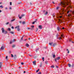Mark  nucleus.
<instances>
[{"mask_svg":"<svg viewBox=\"0 0 74 74\" xmlns=\"http://www.w3.org/2000/svg\"><path fill=\"white\" fill-rule=\"evenodd\" d=\"M42 60H43V62L44 61V57H43L42 58Z\"/></svg>","mask_w":74,"mask_h":74,"instance_id":"bb28decb","label":"nucleus"},{"mask_svg":"<svg viewBox=\"0 0 74 74\" xmlns=\"http://www.w3.org/2000/svg\"><path fill=\"white\" fill-rule=\"evenodd\" d=\"M27 30H29V29H30V28H29L28 27L27 28Z\"/></svg>","mask_w":74,"mask_h":74,"instance_id":"e433bc0d","label":"nucleus"},{"mask_svg":"<svg viewBox=\"0 0 74 74\" xmlns=\"http://www.w3.org/2000/svg\"><path fill=\"white\" fill-rule=\"evenodd\" d=\"M8 30H9V31H11V29L10 28H8Z\"/></svg>","mask_w":74,"mask_h":74,"instance_id":"7c9ffc66","label":"nucleus"},{"mask_svg":"<svg viewBox=\"0 0 74 74\" xmlns=\"http://www.w3.org/2000/svg\"><path fill=\"white\" fill-rule=\"evenodd\" d=\"M24 64L23 63V62H21V64L22 65H23Z\"/></svg>","mask_w":74,"mask_h":74,"instance_id":"ea45409f","label":"nucleus"},{"mask_svg":"<svg viewBox=\"0 0 74 74\" xmlns=\"http://www.w3.org/2000/svg\"><path fill=\"white\" fill-rule=\"evenodd\" d=\"M15 41H16L14 39L13 40H12V42H15Z\"/></svg>","mask_w":74,"mask_h":74,"instance_id":"b1692460","label":"nucleus"},{"mask_svg":"<svg viewBox=\"0 0 74 74\" xmlns=\"http://www.w3.org/2000/svg\"><path fill=\"white\" fill-rule=\"evenodd\" d=\"M59 7H57L56 9H57V10H58V9H59Z\"/></svg>","mask_w":74,"mask_h":74,"instance_id":"473e14b6","label":"nucleus"},{"mask_svg":"<svg viewBox=\"0 0 74 74\" xmlns=\"http://www.w3.org/2000/svg\"><path fill=\"white\" fill-rule=\"evenodd\" d=\"M59 17L60 18H62V16H59Z\"/></svg>","mask_w":74,"mask_h":74,"instance_id":"864d4df0","label":"nucleus"},{"mask_svg":"<svg viewBox=\"0 0 74 74\" xmlns=\"http://www.w3.org/2000/svg\"><path fill=\"white\" fill-rule=\"evenodd\" d=\"M15 47V45H12V47H13V48H14Z\"/></svg>","mask_w":74,"mask_h":74,"instance_id":"c85d7f7f","label":"nucleus"},{"mask_svg":"<svg viewBox=\"0 0 74 74\" xmlns=\"http://www.w3.org/2000/svg\"><path fill=\"white\" fill-rule=\"evenodd\" d=\"M19 23H22V21H19Z\"/></svg>","mask_w":74,"mask_h":74,"instance_id":"603ef678","label":"nucleus"},{"mask_svg":"<svg viewBox=\"0 0 74 74\" xmlns=\"http://www.w3.org/2000/svg\"><path fill=\"white\" fill-rule=\"evenodd\" d=\"M42 64L41 63L40 65V67H41L42 66Z\"/></svg>","mask_w":74,"mask_h":74,"instance_id":"c756f323","label":"nucleus"},{"mask_svg":"<svg viewBox=\"0 0 74 74\" xmlns=\"http://www.w3.org/2000/svg\"><path fill=\"white\" fill-rule=\"evenodd\" d=\"M10 5H12V2H10Z\"/></svg>","mask_w":74,"mask_h":74,"instance_id":"a19ab883","label":"nucleus"},{"mask_svg":"<svg viewBox=\"0 0 74 74\" xmlns=\"http://www.w3.org/2000/svg\"><path fill=\"white\" fill-rule=\"evenodd\" d=\"M36 73H38V70H37L36 71Z\"/></svg>","mask_w":74,"mask_h":74,"instance_id":"4d7b16f0","label":"nucleus"},{"mask_svg":"<svg viewBox=\"0 0 74 74\" xmlns=\"http://www.w3.org/2000/svg\"><path fill=\"white\" fill-rule=\"evenodd\" d=\"M7 58H8V56H6V59H7Z\"/></svg>","mask_w":74,"mask_h":74,"instance_id":"09e8293b","label":"nucleus"},{"mask_svg":"<svg viewBox=\"0 0 74 74\" xmlns=\"http://www.w3.org/2000/svg\"><path fill=\"white\" fill-rule=\"evenodd\" d=\"M5 9H6V10H8V8H5Z\"/></svg>","mask_w":74,"mask_h":74,"instance_id":"680f3d73","label":"nucleus"},{"mask_svg":"<svg viewBox=\"0 0 74 74\" xmlns=\"http://www.w3.org/2000/svg\"><path fill=\"white\" fill-rule=\"evenodd\" d=\"M38 74H41V72H39V73H38Z\"/></svg>","mask_w":74,"mask_h":74,"instance_id":"58836bf2","label":"nucleus"},{"mask_svg":"<svg viewBox=\"0 0 74 74\" xmlns=\"http://www.w3.org/2000/svg\"><path fill=\"white\" fill-rule=\"evenodd\" d=\"M53 4H55V2H52Z\"/></svg>","mask_w":74,"mask_h":74,"instance_id":"052dcab7","label":"nucleus"},{"mask_svg":"<svg viewBox=\"0 0 74 74\" xmlns=\"http://www.w3.org/2000/svg\"><path fill=\"white\" fill-rule=\"evenodd\" d=\"M69 51H68V53H69Z\"/></svg>","mask_w":74,"mask_h":74,"instance_id":"e2e57ef3","label":"nucleus"},{"mask_svg":"<svg viewBox=\"0 0 74 74\" xmlns=\"http://www.w3.org/2000/svg\"><path fill=\"white\" fill-rule=\"evenodd\" d=\"M8 24H9V22L7 23L6 24V25H8Z\"/></svg>","mask_w":74,"mask_h":74,"instance_id":"a18cd8bd","label":"nucleus"},{"mask_svg":"<svg viewBox=\"0 0 74 74\" xmlns=\"http://www.w3.org/2000/svg\"><path fill=\"white\" fill-rule=\"evenodd\" d=\"M62 29H64V27H62Z\"/></svg>","mask_w":74,"mask_h":74,"instance_id":"0e129e2a","label":"nucleus"},{"mask_svg":"<svg viewBox=\"0 0 74 74\" xmlns=\"http://www.w3.org/2000/svg\"><path fill=\"white\" fill-rule=\"evenodd\" d=\"M1 30L2 31V32L3 33H4L5 34L7 33V32L6 31H5L4 30V28H1Z\"/></svg>","mask_w":74,"mask_h":74,"instance_id":"f03ea898","label":"nucleus"},{"mask_svg":"<svg viewBox=\"0 0 74 74\" xmlns=\"http://www.w3.org/2000/svg\"><path fill=\"white\" fill-rule=\"evenodd\" d=\"M19 27H20L19 26H16L15 27V29H16V28H17V29H18V32H19V31H20V30H21V29H20Z\"/></svg>","mask_w":74,"mask_h":74,"instance_id":"7ed1b4c3","label":"nucleus"},{"mask_svg":"<svg viewBox=\"0 0 74 74\" xmlns=\"http://www.w3.org/2000/svg\"><path fill=\"white\" fill-rule=\"evenodd\" d=\"M61 37H62L63 38H64V36H63V35H62L61 36Z\"/></svg>","mask_w":74,"mask_h":74,"instance_id":"49530a36","label":"nucleus"},{"mask_svg":"<svg viewBox=\"0 0 74 74\" xmlns=\"http://www.w3.org/2000/svg\"><path fill=\"white\" fill-rule=\"evenodd\" d=\"M4 49V46H2L1 48V51L2 50H3Z\"/></svg>","mask_w":74,"mask_h":74,"instance_id":"423d86ee","label":"nucleus"},{"mask_svg":"<svg viewBox=\"0 0 74 74\" xmlns=\"http://www.w3.org/2000/svg\"><path fill=\"white\" fill-rule=\"evenodd\" d=\"M12 29H14V27H13V26L12 27Z\"/></svg>","mask_w":74,"mask_h":74,"instance_id":"6e6d98bb","label":"nucleus"},{"mask_svg":"<svg viewBox=\"0 0 74 74\" xmlns=\"http://www.w3.org/2000/svg\"><path fill=\"white\" fill-rule=\"evenodd\" d=\"M59 40H62V37H60L58 38Z\"/></svg>","mask_w":74,"mask_h":74,"instance_id":"412c9836","label":"nucleus"},{"mask_svg":"<svg viewBox=\"0 0 74 74\" xmlns=\"http://www.w3.org/2000/svg\"><path fill=\"white\" fill-rule=\"evenodd\" d=\"M58 34H57V35H56V36L57 37V38H58Z\"/></svg>","mask_w":74,"mask_h":74,"instance_id":"3c124183","label":"nucleus"},{"mask_svg":"<svg viewBox=\"0 0 74 74\" xmlns=\"http://www.w3.org/2000/svg\"><path fill=\"white\" fill-rule=\"evenodd\" d=\"M52 44H53V42H51V43H49V45H50L51 46Z\"/></svg>","mask_w":74,"mask_h":74,"instance_id":"a211bd4d","label":"nucleus"},{"mask_svg":"<svg viewBox=\"0 0 74 74\" xmlns=\"http://www.w3.org/2000/svg\"><path fill=\"white\" fill-rule=\"evenodd\" d=\"M53 17H54V16H55V14H53Z\"/></svg>","mask_w":74,"mask_h":74,"instance_id":"a878e982","label":"nucleus"},{"mask_svg":"<svg viewBox=\"0 0 74 74\" xmlns=\"http://www.w3.org/2000/svg\"><path fill=\"white\" fill-rule=\"evenodd\" d=\"M11 56L12 57H14V56H13V55H12V54H11Z\"/></svg>","mask_w":74,"mask_h":74,"instance_id":"c03bdc74","label":"nucleus"},{"mask_svg":"<svg viewBox=\"0 0 74 74\" xmlns=\"http://www.w3.org/2000/svg\"><path fill=\"white\" fill-rule=\"evenodd\" d=\"M37 19H36L35 20V21H34L33 23H32V24H33V25H34V23H35V22H37Z\"/></svg>","mask_w":74,"mask_h":74,"instance_id":"39448f33","label":"nucleus"},{"mask_svg":"<svg viewBox=\"0 0 74 74\" xmlns=\"http://www.w3.org/2000/svg\"><path fill=\"white\" fill-rule=\"evenodd\" d=\"M10 33H11V34H14V32H13L12 31H11V32H10Z\"/></svg>","mask_w":74,"mask_h":74,"instance_id":"2eb2a0df","label":"nucleus"},{"mask_svg":"<svg viewBox=\"0 0 74 74\" xmlns=\"http://www.w3.org/2000/svg\"><path fill=\"white\" fill-rule=\"evenodd\" d=\"M68 66H69V67H71V64H68Z\"/></svg>","mask_w":74,"mask_h":74,"instance_id":"4be33fe9","label":"nucleus"},{"mask_svg":"<svg viewBox=\"0 0 74 74\" xmlns=\"http://www.w3.org/2000/svg\"><path fill=\"white\" fill-rule=\"evenodd\" d=\"M38 71H40V69H38Z\"/></svg>","mask_w":74,"mask_h":74,"instance_id":"774afa93","label":"nucleus"},{"mask_svg":"<svg viewBox=\"0 0 74 74\" xmlns=\"http://www.w3.org/2000/svg\"><path fill=\"white\" fill-rule=\"evenodd\" d=\"M25 16V14H22L21 15V16L22 17H23V16Z\"/></svg>","mask_w":74,"mask_h":74,"instance_id":"cd10ccee","label":"nucleus"},{"mask_svg":"<svg viewBox=\"0 0 74 74\" xmlns=\"http://www.w3.org/2000/svg\"><path fill=\"white\" fill-rule=\"evenodd\" d=\"M60 59V57H58L56 58V59H55V61L56 62H57V60H59V59Z\"/></svg>","mask_w":74,"mask_h":74,"instance_id":"20e7f679","label":"nucleus"},{"mask_svg":"<svg viewBox=\"0 0 74 74\" xmlns=\"http://www.w3.org/2000/svg\"><path fill=\"white\" fill-rule=\"evenodd\" d=\"M51 67L53 68H54V65H53L52 66H51Z\"/></svg>","mask_w":74,"mask_h":74,"instance_id":"2f4dec72","label":"nucleus"},{"mask_svg":"<svg viewBox=\"0 0 74 74\" xmlns=\"http://www.w3.org/2000/svg\"><path fill=\"white\" fill-rule=\"evenodd\" d=\"M12 43V41H10V44H11Z\"/></svg>","mask_w":74,"mask_h":74,"instance_id":"5fc2aeb1","label":"nucleus"},{"mask_svg":"<svg viewBox=\"0 0 74 74\" xmlns=\"http://www.w3.org/2000/svg\"><path fill=\"white\" fill-rule=\"evenodd\" d=\"M38 28H37L36 30V32H37V31H38Z\"/></svg>","mask_w":74,"mask_h":74,"instance_id":"37998d69","label":"nucleus"},{"mask_svg":"<svg viewBox=\"0 0 74 74\" xmlns=\"http://www.w3.org/2000/svg\"><path fill=\"white\" fill-rule=\"evenodd\" d=\"M59 21H60V22H62V21L60 20V19H59Z\"/></svg>","mask_w":74,"mask_h":74,"instance_id":"13d9d810","label":"nucleus"},{"mask_svg":"<svg viewBox=\"0 0 74 74\" xmlns=\"http://www.w3.org/2000/svg\"><path fill=\"white\" fill-rule=\"evenodd\" d=\"M25 22H26L25 21H23L22 22V24H23V25H24V24H25Z\"/></svg>","mask_w":74,"mask_h":74,"instance_id":"dca6fc26","label":"nucleus"},{"mask_svg":"<svg viewBox=\"0 0 74 74\" xmlns=\"http://www.w3.org/2000/svg\"><path fill=\"white\" fill-rule=\"evenodd\" d=\"M15 19H14L13 20H11V22H13V21H15Z\"/></svg>","mask_w":74,"mask_h":74,"instance_id":"5701e85b","label":"nucleus"},{"mask_svg":"<svg viewBox=\"0 0 74 74\" xmlns=\"http://www.w3.org/2000/svg\"><path fill=\"white\" fill-rule=\"evenodd\" d=\"M29 56H30L31 57H33V56L30 55V54H29Z\"/></svg>","mask_w":74,"mask_h":74,"instance_id":"c9c22d12","label":"nucleus"},{"mask_svg":"<svg viewBox=\"0 0 74 74\" xmlns=\"http://www.w3.org/2000/svg\"><path fill=\"white\" fill-rule=\"evenodd\" d=\"M48 63V61H46L45 62V63H46V64H47V63Z\"/></svg>","mask_w":74,"mask_h":74,"instance_id":"4c0bfd02","label":"nucleus"},{"mask_svg":"<svg viewBox=\"0 0 74 74\" xmlns=\"http://www.w3.org/2000/svg\"><path fill=\"white\" fill-rule=\"evenodd\" d=\"M31 27H32V28H34V25H32L31 26Z\"/></svg>","mask_w":74,"mask_h":74,"instance_id":"72a5a7b5","label":"nucleus"},{"mask_svg":"<svg viewBox=\"0 0 74 74\" xmlns=\"http://www.w3.org/2000/svg\"><path fill=\"white\" fill-rule=\"evenodd\" d=\"M69 4V2L66 3L64 1L61 2L59 4V5H61L63 7H66V5H68Z\"/></svg>","mask_w":74,"mask_h":74,"instance_id":"f257e3e1","label":"nucleus"},{"mask_svg":"<svg viewBox=\"0 0 74 74\" xmlns=\"http://www.w3.org/2000/svg\"><path fill=\"white\" fill-rule=\"evenodd\" d=\"M26 73V71H24V73Z\"/></svg>","mask_w":74,"mask_h":74,"instance_id":"338daca9","label":"nucleus"},{"mask_svg":"<svg viewBox=\"0 0 74 74\" xmlns=\"http://www.w3.org/2000/svg\"><path fill=\"white\" fill-rule=\"evenodd\" d=\"M24 36H23V37H22V38H21V40H23V37H24Z\"/></svg>","mask_w":74,"mask_h":74,"instance_id":"f704fd0d","label":"nucleus"},{"mask_svg":"<svg viewBox=\"0 0 74 74\" xmlns=\"http://www.w3.org/2000/svg\"><path fill=\"white\" fill-rule=\"evenodd\" d=\"M70 12V11H68L67 12V13L69 14V12Z\"/></svg>","mask_w":74,"mask_h":74,"instance_id":"8fccbe9b","label":"nucleus"},{"mask_svg":"<svg viewBox=\"0 0 74 74\" xmlns=\"http://www.w3.org/2000/svg\"><path fill=\"white\" fill-rule=\"evenodd\" d=\"M53 58H55V55H53Z\"/></svg>","mask_w":74,"mask_h":74,"instance_id":"6ab92c4d","label":"nucleus"},{"mask_svg":"<svg viewBox=\"0 0 74 74\" xmlns=\"http://www.w3.org/2000/svg\"><path fill=\"white\" fill-rule=\"evenodd\" d=\"M19 69H21V66H19Z\"/></svg>","mask_w":74,"mask_h":74,"instance_id":"69168bd1","label":"nucleus"},{"mask_svg":"<svg viewBox=\"0 0 74 74\" xmlns=\"http://www.w3.org/2000/svg\"><path fill=\"white\" fill-rule=\"evenodd\" d=\"M57 30L58 32H59V30H60V28H59V27H58L57 28Z\"/></svg>","mask_w":74,"mask_h":74,"instance_id":"9b49d317","label":"nucleus"},{"mask_svg":"<svg viewBox=\"0 0 74 74\" xmlns=\"http://www.w3.org/2000/svg\"><path fill=\"white\" fill-rule=\"evenodd\" d=\"M68 17H70V16H72V15L71 14H69L68 15Z\"/></svg>","mask_w":74,"mask_h":74,"instance_id":"ddd939ff","label":"nucleus"},{"mask_svg":"<svg viewBox=\"0 0 74 74\" xmlns=\"http://www.w3.org/2000/svg\"><path fill=\"white\" fill-rule=\"evenodd\" d=\"M25 46L27 47H29V44H28L26 43V45H25Z\"/></svg>","mask_w":74,"mask_h":74,"instance_id":"9d476101","label":"nucleus"},{"mask_svg":"<svg viewBox=\"0 0 74 74\" xmlns=\"http://www.w3.org/2000/svg\"><path fill=\"white\" fill-rule=\"evenodd\" d=\"M22 17L21 16L19 17V19H22Z\"/></svg>","mask_w":74,"mask_h":74,"instance_id":"393cba45","label":"nucleus"},{"mask_svg":"<svg viewBox=\"0 0 74 74\" xmlns=\"http://www.w3.org/2000/svg\"><path fill=\"white\" fill-rule=\"evenodd\" d=\"M38 28L40 29H42V26L41 25H39L38 26Z\"/></svg>","mask_w":74,"mask_h":74,"instance_id":"6e6552de","label":"nucleus"},{"mask_svg":"<svg viewBox=\"0 0 74 74\" xmlns=\"http://www.w3.org/2000/svg\"><path fill=\"white\" fill-rule=\"evenodd\" d=\"M56 43H54V44H53V47H55V46H56Z\"/></svg>","mask_w":74,"mask_h":74,"instance_id":"f8f14e48","label":"nucleus"},{"mask_svg":"<svg viewBox=\"0 0 74 74\" xmlns=\"http://www.w3.org/2000/svg\"><path fill=\"white\" fill-rule=\"evenodd\" d=\"M56 68H58V66H57V65H56Z\"/></svg>","mask_w":74,"mask_h":74,"instance_id":"de8ad7c7","label":"nucleus"},{"mask_svg":"<svg viewBox=\"0 0 74 74\" xmlns=\"http://www.w3.org/2000/svg\"><path fill=\"white\" fill-rule=\"evenodd\" d=\"M0 8H3V6L2 5H1L0 6Z\"/></svg>","mask_w":74,"mask_h":74,"instance_id":"aec40b11","label":"nucleus"},{"mask_svg":"<svg viewBox=\"0 0 74 74\" xmlns=\"http://www.w3.org/2000/svg\"><path fill=\"white\" fill-rule=\"evenodd\" d=\"M9 10H12V8H11V7H10Z\"/></svg>","mask_w":74,"mask_h":74,"instance_id":"79ce46f5","label":"nucleus"},{"mask_svg":"<svg viewBox=\"0 0 74 74\" xmlns=\"http://www.w3.org/2000/svg\"><path fill=\"white\" fill-rule=\"evenodd\" d=\"M2 62H0V69H1V67H2Z\"/></svg>","mask_w":74,"mask_h":74,"instance_id":"0eeeda50","label":"nucleus"},{"mask_svg":"<svg viewBox=\"0 0 74 74\" xmlns=\"http://www.w3.org/2000/svg\"><path fill=\"white\" fill-rule=\"evenodd\" d=\"M45 15H46L48 14V12H47V11H46V12L45 14Z\"/></svg>","mask_w":74,"mask_h":74,"instance_id":"4468645a","label":"nucleus"},{"mask_svg":"<svg viewBox=\"0 0 74 74\" xmlns=\"http://www.w3.org/2000/svg\"><path fill=\"white\" fill-rule=\"evenodd\" d=\"M36 61L33 62V63L34 65H36Z\"/></svg>","mask_w":74,"mask_h":74,"instance_id":"1a4fd4ad","label":"nucleus"},{"mask_svg":"<svg viewBox=\"0 0 74 74\" xmlns=\"http://www.w3.org/2000/svg\"><path fill=\"white\" fill-rule=\"evenodd\" d=\"M38 49H39V48H37L36 49V52H37V51H38Z\"/></svg>","mask_w":74,"mask_h":74,"instance_id":"f3484780","label":"nucleus"},{"mask_svg":"<svg viewBox=\"0 0 74 74\" xmlns=\"http://www.w3.org/2000/svg\"><path fill=\"white\" fill-rule=\"evenodd\" d=\"M43 12H45V10H43Z\"/></svg>","mask_w":74,"mask_h":74,"instance_id":"bf43d9fd","label":"nucleus"}]
</instances>
